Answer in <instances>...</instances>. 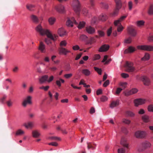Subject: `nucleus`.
Here are the masks:
<instances>
[{
    "instance_id": "obj_1",
    "label": "nucleus",
    "mask_w": 153,
    "mask_h": 153,
    "mask_svg": "<svg viewBox=\"0 0 153 153\" xmlns=\"http://www.w3.org/2000/svg\"><path fill=\"white\" fill-rule=\"evenodd\" d=\"M35 29L36 31L41 35L44 36L46 35L48 38H50L53 41L56 40L58 37L56 35H53L51 34L49 30L43 28L40 24L37 25Z\"/></svg>"
},
{
    "instance_id": "obj_2",
    "label": "nucleus",
    "mask_w": 153,
    "mask_h": 153,
    "mask_svg": "<svg viewBox=\"0 0 153 153\" xmlns=\"http://www.w3.org/2000/svg\"><path fill=\"white\" fill-rule=\"evenodd\" d=\"M74 24L76 25H78L77 27L79 29H81L85 27V22H80L78 24L74 17H72L68 19V20L66 22V25L68 26L72 27Z\"/></svg>"
},
{
    "instance_id": "obj_3",
    "label": "nucleus",
    "mask_w": 153,
    "mask_h": 153,
    "mask_svg": "<svg viewBox=\"0 0 153 153\" xmlns=\"http://www.w3.org/2000/svg\"><path fill=\"white\" fill-rule=\"evenodd\" d=\"M72 6L75 12L77 15H79L80 10V5L79 1L78 0L73 1Z\"/></svg>"
},
{
    "instance_id": "obj_4",
    "label": "nucleus",
    "mask_w": 153,
    "mask_h": 153,
    "mask_svg": "<svg viewBox=\"0 0 153 153\" xmlns=\"http://www.w3.org/2000/svg\"><path fill=\"white\" fill-rule=\"evenodd\" d=\"M133 63L129 62H126L125 66V70L128 72H133L135 70V68L133 66Z\"/></svg>"
},
{
    "instance_id": "obj_5",
    "label": "nucleus",
    "mask_w": 153,
    "mask_h": 153,
    "mask_svg": "<svg viewBox=\"0 0 153 153\" xmlns=\"http://www.w3.org/2000/svg\"><path fill=\"white\" fill-rule=\"evenodd\" d=\"M116 4V8L113 13V16H115L118 13L119 9L122 7V2L120 0H114Z\"/></svg>"
},
{
    "instance_id": "obj_6",
    "label": "nucleus",
    "mask_w": 153,
    "mask_h": 153,
    "mask_svg": "<svg viewBox=\"0 0 153 153\" xmlns=\"http://www.w3.org/2000/svg\"><path fill=\"white\" fill-rule=\"evenodd\" d=\"M137 79L142 81L145 85H148L149 84L150 80L146 76H137Z\"/></svg>"
},
{
    "instance_id": "obj_7",
    "label": "nucleus",
    "mask_w": 153,
    "mask_h": 153,
    "mask_svg": "<svg viewBox=\"0 0 153 153\" xmlns=\"http://www.w3.org/2000/svg\"><path fill=\"white\" fill-rule=\"evenodd\" d=\"M136 137L138 138H143L145 137L147 135V133L145 131H137L135 133Z\"/></svg>"
},
{
    "instance_id": "obj_8",
    "label": "nucleus",
    "mask_w": 153,
    "mask_h": 153,
    "mask_svg": "<svg viewBox=\"0 0 153 153\" xmlns=\"http://www.w3.org/2000/svg\"><path fill=\"white\" fill-rule=\"evenodd\" d=\"M151 144V143L147 141H146L142 143V149L139 148L138 151L139 152H141L145 149L150 147Z\"/></svg>"
},
{
    "instance_id": "obj_9",
    "label": "nucleus",
    "mask_w": 153,
    "mask_h": 153,
    "mask_svg": "<svg viewBox=\"0 0 153 153\" xmlns=\"http://www.w3.org/2000/svg\"><path fill=\"white\" fill-rule=\"evenodd\" d=\"M138 49L146 51H153V46L148 45H143L138 46Z\"/></svg>"
},
{
    "instance_id": "obj_10",
    "label": "nucleus",
    "mask_w": 153,
    "mask_h": 153,
    "mask_svg": "<svg viewBox=\"0 0 153 153\" xmlns=\"http://www.w3.org/2000/svg\"><path fill=\"white\" fill-rule=\"evenodd\" d=\"M85 30L86 32L90 34H94L96 32L95 28L91 26H87L85 27Z\"/></svg>"
},
{
    "instance_id": "obj_11",
    "label": "nucleus",
    "mask_w": 153,
    "mask_h": 153,
    "mask_svg": "<svg viewBox=\"0 0 153 153\" xmlns=\"http://www.w3.org/2000/svg\"><path fill=\"white\" fill-rule=\"evenodd\" d=\"M55 8L58 12L60 13H64L65 11L64 6L61 4L56 6Z\"/></svg>"
},
{
    "instance_id": "obj_12",
    "label": "nucleus",
    "mask_w": 153,
    "mask_h": 153,
    "mask_svg": "<svg viewBox=\"0 0 153 153\" xmlns=\"http://www.w3.org/2000/svg\"><path fill=\"white\" fill-rule=\"evenodd\" d=\"M146 102V100L144 99H139L135 100L134 103L135 105L137 106L139 105L144 104Z\"/></svg>"
},
{
    "instance_id": "obj_13",
    "label": "nucleus",
    "mask_w": 153,
    "mask_h": 153,
    "mask_svg": "<svg viewBox=\"0 0 153 153\" xmlns=\"http://www.w3.org/2000/svg\"><path fill=\"white\" fill-rule=\"evenodd\" d=\"M32 97L30 96H27L25 100H24L22 102V105L24 107H26L27 104H30L31 103Z\"/></svg>"
},
{
    "instance_id": "obj_14",
    "label": "nucleus",
    "mask_w": 153,
    "mask_h": 153,
    "mask_svg": "<svg viewBox=\"0 0 153 153\" xmlns=\"http://www.w3.org/2000/svg\"><path fill=\"white\" fill-rule=\"evenodd\" d=\"M127 30L128 33L131 36H136L137 34L136 31L132 26L128 27Z\"/></svg>"
},
{
    "instance_id": "obj_15",
    "label": "nucleus",
    "mask_w": 153,
    "mask_h": 153,
    "mask_svg": "<svg viewBox=\"0 0 153 153\" xmlns=\"http://www.w3.org/2000/svg\"><path fill=\"white\" fill-rule=\"evenodd\" d=\"M38 49L42 53L46 52L45 45L42 41H40Z\"/></svg>"
},
{
    "instance_id": "obj_16",
    "label": "nucleus",
    "mask_w": 153,
    "mask_h": 153,
    "mask_svg": "<svg viewBox=\"0 0 153 153\" xmlns=\"http://www.w3.org/2000/svg\"><path fill=\"white\" fill-rule=\"evenodd\" d=\"M137 91L138 90L137 89L134 88L129 91L125 92V96H128L130 95L136 93Z\"/></svg>"
},
{
    "instance_id": "obj_17",
    "label": "nucleus",
    "mask_w": 153,
    "mask_h": 153,
    "mask_svg": "<svg viewBox=\"0 0 153 153\" xmlns=\"http://www.w3.org/2000/svg\"><path fill=\"white\" fill-rule=\"evenodd\" d=\"M109 46L108 45H102L99 50V51L100 52L107 51L108 50Z\"/></svg>"
},
{
    "instance_id": "obj_18",
    "label": "nucleus",
    "mask_w": 153,
    "mask_h": 153,
    "mask_svg": "<svg viewBox=\"0 0 153 153\" xmlns=\"http://www.w3.org/2000/svg\"><path fill=\"white\" fill-rule=\"evenodd\" d=\"M59 52L60 54H63L65 55H66L68 53L70 52V51L62 47L59 48Z\"/></svg>"
},
{
    "instance_id": "obj_19",
    "label": "nucleus",
    "mask_w": 153,
    "mask_h": 153,
    "mask_svg": "<svg viewBox=\"0 0 153 153\" xmlns=\"http://www.w3.org/2000/svg\"><path fill=\"white\" fill-rule=\"evenodd\" d=\"M127 17L126 15L122 16L118 20L115 21L114 22L115 26L119 24L120 25V22L124 20Z\"/></svg>"
},
{
    "instance_id": "obj_20",
    "label": "nucleus",
    "mask_w": 153,
    "mask_h": 153,
    "mask_svg": "<svg viewBox=\"0 0 153 153\" xmlns=\"http://www.w3.org/2000/svg\"><path fill=\"white\" fill-rule=\"evenodd\" d=\"M136 50L135 48L132 47L130 46L128 48L126 49L124 51L125 54L131 53L134 51Z\"/></svg>"
},
{
    "instance_id": "obj_21",
    "label": "nucleus",
    "mask_w": 153,
    "mask_h": 153,
    "mask_svg": "<svg viewBox=\"0 0 153 153\" xmlns=\"http://www.w3.org/2000/svg\"><path fill=\"white\" fill-rule=\"evenodd\" d=\"M48 78V76L45 75L42 76L39 79V81L40 83H43L45 82H47V79Z\"/></svg>"
},
{
    "instance_id": "obj_22",
    "label": "nucleus",
    "mask_w": 153,
    "mask_h": 153,
    "mask_svg": "<svg viewBox=\"0 0 153 153\" xmlns=\"http://www.w3.org/2000/svg\"><path fill=\"white\" fill-rule=\"evenodd\" d=\"M58 33L61 37L65 35L66 34V31L62 28H60L58 30Z\"/></svg>"
},
{
    "instance_id": "obj_23",
    "label": "nucleus",
    "mask_w": 153,
    "mask_h": 153,
    "mask_svg": "<svg viewBox=\"0 0 153 153\" xmlns=\"http://www.w3.org/2000/svg\"><path fill=\"white\" fill-rule=\"evenodd\" d=\"M31 19L33 22L36 24H38L39 22V19L36 16L32 15L30 16Z\"/></svg>"
},
{
    "instance_id": "obj_24",
    "label": "nucleus",
    "mask_w": 153,
    "mask_h": 153,
    "mask_svg": "<svg viewBox=\"0 0 153 153\" xmlns=\"http://www.w3.org/2000/svg\"><path fill=\"white\" fill-rule=\"evenodd\" d=\"M119 105V101L118 100H117L116 101H112L110 105V107L113 108L114 107H116L118 105Z\"/></svg>"
},
{
    "instance_id": "obj_25",
    "label": "nucleus",
    "mask_w": 153,
    "mask_h": 153,
    "mask_svg": "<svg viewBox=\"0 0 153 153\" xmlns=\"http://www.w3.org/2000/svg\"><path fill=\"white\" fill-rule=\"evenodd\" d=\"M120 143L123 146L128 148V144L126 142V140L124 138H122Z\"/></svg>"
},
{
    "instance_id": "obj_26",
    "label": "nucleus",
    "mask_w": 153,
    "mask_h": 153,
    "mask_svg": "<svg viewBox=\"0 0 153 153\" xmlns=\"http://www.w3.org/2000/svg\"><path fill=\"white\" fill-rule=\"evenodd\" d=\"M24 126L27 128H31L33 126V123L32 122H29L24 124Z\"/></svg>"
},
{
    "instance_id": "obj_27",
    "label": "nucleus",
    "mask_w": 153,
    "mask_h": 153,
    "mask_svg": "<svg viewBox=\"0 0 153 153\" xmlns=\"http://www.w3.org/2000/svg\"><path fill=\"white\" fill-rule=\"evenodd\" d=\"M56 20V19L55 18L51 17L48 19V21L50 25H52L54 23Z\"/></svg>"
},
{
    "instance_id": "obj_28",
    "label": "nucleus",
    "mask_w": 153,
    "mask_h": 153,
    "mask_svg": "<svg viewBox=\"0 0 153 153\" xmlns=\"http://www.w3.org/2000/svg\"><path fill=\"white\" fill-rule=\"evenodd\" d=\"M82 73L86 76H88L91 74V72L87 69H84L82 70Z\"/></svg>"
},
{
    "instance_id": "obj_29",
    "label": "nucleus",
    "mask_w": 153,
    "mask_h": 153,
    "mask_svg": "<svg viewBox=\"0 0 153 153\" xmlns=\"http://www.w3.org/2000/svg\"><path fill=\"white\" fill-rule=\"evenodd\" d=\"M147 12L149 15H153V4H151L150 5Z\"/></svg>"
},
{
    "instance_id": "obj_30",
    "label": "nucleus",
    "mask_w": 153,
    "mask_h": 153,
    "mask_svg": "<svg viewBox=\"0 0 153 153\" xmlns=\"http://www.w3.org/2000/svg\"><path fill=\"white\" fill-rule=\"evenodd\" d=\"M150 56L149 54L146 53L144 56L141 58V60L143 61H146L148 60L150 58Z\"/></svg>"
},
{
    "instance_id": "obj_31",
    "label": "nucleus",
    "mask_w": 153,
    "mask_h": 153,
    "mask_svg": "<svg viewBox=\"0 0 153 153\" xmlns=\"http://www.w3.org/2000/svg\"><path fill=\"white\" fill-rule=\"evenodd\" d=\"M35 7V5L32 4H27L26 5L27 8L30 11H33V8Z\"/></svg>"
},
{
    "instance_id": "obj_32",
    "label": "nucleus",
    "mask_w": 153,
    "mask_h": 153,
    "mask_svg": "<svg viewBox=\"0 0 153 153\" xmlns=\"http://www.w3.org/2000/svg\"><path fill=\"white\" fill-rule=\"evenodd\" d=\"M65 81L61 78H60L59 80H57L56 81V84L58 87H60L61 86V82L64 83Z\"/></svg>"
},
{
    "instance_id": "obj_33",
    "label": "nucleus",
    "mask_w": 153,
    "mask_h": 153,
    "mask_svg": "<svg viewBox=\"0 0 153 153\" xmlns=\"http://www.w3.org/2000/svg\"><path fill=\"white\" fill-rule=\"evenodd\" d=\"M48 139H50L51 140H59L60 141L61 140V139L59 137H58L55 136H52L49 137L48 138Z\"/></svg>"
},
{
    "instance_id": "obj_34",
    "label": "nucleus",
    "mask_w": 153,
    "mask_h": 153,
    "mask_svg": "<svg viewBox=\"0 0 153 153\" xmlns=\"http://www.w3.org/2000/svg\"><path fill=\"white\" fill-rule=\"evenodd\" d=\"M107 18V16L105 14L100 15L99 17V19L102 21L106 20Z\"/></svg>"
},
{
    "instance_id": "obj_35",
    "label": "nucleus",
    "mask_w": 153,
    "mask_h": 153,
    "mask_svg": "<svg viewBox=\"0 0 153 153\" xmlns=\"http://www.w3.org/2000/svg\"><path fill=\"white\" fill-rule=\"evenodd\" d=\"M32 134L33 137H38L40 135L39 133L37 131H33Z\"/></svg>"
},
{
    "instance_id": "obj_36",
    "label": "nucleus",
    "mask_w": 153,
    "mask_h": 153,
    "mask_svg": "<svg viewBox=\"0 0 153 153\" xmlns=\"http://www.w3.org/2000/svg\"><path fill=\"white\" fill-rule=\"evenodd\" d=\"M143 121L146 123H147L149 121V117L146 115H144L142 117Z\"/></svg>"
},
{
    "instance_id": "obj_37",
    "label": "nucleus",
    "mask_w": 153,
    "mask_h": 153,
    "mask_svg": "<svg viewBox=\"0 0 153 153\" xmlns=\"http://www.w3.org/2000/svg\"><path fill=\"white\" fill-rule=\"evenodd\" d=\"M100 6L101 7L104 9H108V5L106 3L102 2L100 4Z\"/></svg>"
},
{
    "instance_id": "obj_38",
    "label": "nucleus",
    "mask_w": 153,
    "mask_h": 153,
    "mask_svg": "<svg viewBox=\"0 0 153 153\" xmlns=\"http://www.w3.org/2000/svg\"><path fill=\"white\" fill-rule=\"evenodd\" d=\"M24 133L25 132L23 131L21 129H19L16 131V135H22L24 134Z\"/></svg>"
},
{
    "instance_id": "obj_39",
    "label": "nucleus",
    "mask_w": 153,
    "mask_h": 153,
    "mask_svg": "<svg viewBox=\"0 0 153 153\" xmlns=\"http://www.w3.org/2000/svg\"><path fill=\"white\" fill-rule=\"evenodd\" d=\"M97 33L99 36V37H101L104 36L105 35V33L102 31L99 30L97 31Z\"/></svg>"
},
{
    "instance_id": "obj_40",
    "label": "nucleus",
    "mask_w": 153,
    "mask_h": 153,
    "mask_svg": "<svg viewBox=\"0 0 153 153\" xmlns=\"http://www.w3.org/2000/svg\"><path fill=\"white\" fill-rule=\"evenodd\" d=\"M88 13V10L86 8H84L82 10V13L85 16H87Z\"/></svg>"
},
{
    "instance_id": "obj_41",
    "label": "nucleus",
    "mask_w": 153,
    "mask_h": 153,
    "mask_svg": "<svg viewBox=\"0 0 153 153\" xmlns=\"http://www.w3.org/2000/svg\"><path fill=\"white\" fill-rule=\"evenodd\" d=\"M54 77L53 75L48 76V78L47 79V82L49 83L52 82L54 79Z\"/></svg>"
},
{
    "instance_id": "obj_42",
    "label": "nucleus",
    "mask_w": 153,
    "mask_h": 153,
    "mask_svg": "<svg viewBox=\"0 0 153 153\" xmlns=\"http://www.w3.org/2000/svg\"><path fill=\"white\" fill-rule=\"evenodd\" d=\"M116 26H118L117 28V31L118 32H121L123 28V27L122 26V25L120 24H119L118 25H116Z\"/></svg>"
},
{
    "instance_id": "obj_43",
    "label": "nucleus",
    "mask_w": 153,
    "mask_h": 153,
    "mask_svg": "<svg viewBox=\"0 0 153 153\" xmlns=\"http://www.w3.org/2000/svg\"><path fill=\"white\" fill-rule=\"evenodd\" d=\"M145 22L143 21H139L137 22V25L138 27H141L144 25Z\"/></svg>"
},
{
    "instance_id": "obj_44",
    "label": "nucleus",
    "mask_w": 153,
    "mask_h": 153,
    "mask_svg": "<svg viewBox=\"0 0 153 153\" xmlns=\"http://www.w3.org/2000/svg\"><path fill=\"white\" fill-rule=\"evenodd\" d=\"M89 2L91 5L90 8L92 9L95 6L94 0H89Z\"/></svg>"
},
{
    "instance_id": "obj_45",
    "label": "nucleus",
    "mask_w": 153,
    "mask_h": 153,
    "mask_svg": "<svg viewBox=\"0 0 153 153\" xmlns=\"http://www.w3.org/2000/svg\"><path fill=\"white\" fill-rule=\"evenodd\" d=\"M112 32V27H111L109 29L107 30V36H110L111 33Z\"/></svg>"
},
{
    "instance_id": "obj_46",
    "label": "nucleus",
    "mask_w": 153,
    "mask_h": 153,
    "mask_svg": "<svg viewBox=\"0 0 153 153\" xmlns=\"http://www.w3.org/2000/svg\"><path fill=\"white\" fill-rule=\"evenodd\" d=\"M88 148L89 149H95V147L94 146L92 145V143H88Z\"/></svg>"
},
{
    "instance_id": "obj_47",
    "label": "nucleus",
    "mask_w": 153,
    "mask_h": 153,
    "mask_svg": "<svg viewBox=\"0 0 153 153\" xmlns=\"http://www.w3.org/2000/svg\"><path fill=\"white\" fill-rule=\"evenodd\" d=\"M126 114L128 116L130 117H133L134 115V113L129 111H126Z\"/></svg>"
},
{
    "instance_id": "obj_48",
    "label": "nucleus",
    "mask_w": 153,
    "mask_h": 153,
    "mask_svg": "<svg viewBox=\"0 0 153 153\" xmlns=\"http://www.w3.org/2000/svg\"><path fill=\"white\" fill-rule=\"evenodd\" d=\"M101 101L104 102L108 100V98L105 96H103L100 98Z\"/></svg>"
},
{
    "instance_id": "obj_49",
    "label": "nucleus",
    "mask_w": 153,
    "mask_h": 153,
    "mask_svg": "<svg viewBox=\"0 0 153 153\" xmlns=\"http://www.w3.org/2000/svg\"><path fill=\"white\" fill-rule=\"evenodd\" d=\"M67 45V43L65 41H62L60 43V46L61 47L62 46H65Z\"/></svg>"
},
{
    "instance_id": "obj_50",
    "label": "nucleus",
    "mask_w": 153,
    "mask_h": 153,
    "mask_svg": "<svg viewBox=\"0 0 153 153\" xmlns=\"http://www.w3.org/2000/svg\"><path fill=\"white\" fill-rule=\"evenodd\" d=\"M148 110L149 111L153 112V105H150L148 106Z\"/></svg>"
},
{
    "instance_id": "obj_51",
    "label": "nucleus",
    "mask_w": 153,
    "mask_h": 153,
    "mask_svg": "<svg viewBox=\"0 0 153 153\" xmlns=\"http://www.w3.org/2000/svg\"><path fill=\"white\" fill-rule=\"evenodd\" d=\"M94 68L95 70L100 75L101 74V70L100 69H99L98 68L96 67H94Z\"/></svg>"
},
{
    "instance_id": "obj_52",
    "label": "nucleus",
    "mask_w": 153,
    "mask_h": 153,
    "mask_svg": "<svg viewBox=\"0 0 153 153\" xmlns=\"http://www.w3.org/2000/svg\"><path fill=\"white\" fill-rule=\"evenodd\" d=\"M100 58V56L99 54H95L93 58V60H96L99 59Z\"/></svg>"
},
{
    "instance_id": "obj_53",
    "label": "nucleus",
    "mask_w": 153,
    "mask_h": 153,
    "mask_svg": "<svg viewBox=\"0 0 153 153\" xmlns=\"http://www.w3.org/2000/svg\"><path fill=\"white\" fill-rule=\"evenodd\" d=\"M118 153H125V149L124 148H120L118 149Z\"/></svg>"
},
{
    "instance_id": "obj_54",
    "label": "nucleus",
    "mask_w": 153,
    "mask_h": 153,
    "mask_svg": "<svg viewBox=\"0 0 153 153\" xmlns=\"http://www.w3.org/2000/svg\"><path fill=\"white\" fill-rule=\"evenodd\" d=\"M46 38L45 39V42L48 45H49L50 44H52V42L51 41V40L49 39V38Z\"/></svg>"
},
{
    "instance_id": "obj_55",
    "label": "nucleus",
    "mask_w": 153,
    "mask_h": 153,
    "mask_svg": "<svg viewBox=\"0 0 153 153\" xmlns=\"http://www.w3.org/2000/svg\"><path fill=\"white\" fill-rule=\"evenodd\" d=\"M6 103L8 107H10L12 105L13 102L11 100H10L6 102Z\"/></svg>"
},
{
    "instance_id": "obj_56",
    "label": "nucleus",
    "mask_w": 153,
    "mask_h": 153,
    "mask_svg": "<svg viewBox=\"0 0 153 153\" xmlns=\"http://www.w3.org/2000/svg\"><path fill=\"white\" fill-rule=\"evenodd\" d=\"M87 38V37L85 35H82L80 37V39L81 40H84L86 39Z\"/></svg>"
},
{
    "instance_id": "obj_57",
    "label": "nucleus",
    "mask_w": 153,
    "mask_h": 153,
    "mask_svg": "<svg viewBox=\"0 0 153 153\" xmlns=\"http://www.w3.org/2000/svg\"><path fill=\"white\" fill-rule=\"evenodd\" d=\"M72 76V74H65L64 75V77L66 79H68L71 77Z\"/></svg>"
},
{
    "instance_id": "obj_58",
    "label": "nucleus",
    "mask_w": 153,
    "mask_h": 153,
    "mask_svg": "<svg viewBox=\"0 0 153 153\" xmlns=\"http://www.w3.org/2000/svg\"><path fill=\"white\" fill-rule=\"evenodd\" d=\"M97 21V18L95 17H94L92 19L91 22V23L94 24L96 23V21Z\"/></svg>"
},
{
    "instance_id": "obj_59",
    "label": "nucleus",
    "mask_w": 153,
    "mask_h": 153,
    "mask_svg": "<svg viewBox=\"0 0 153 153\" xmlns=\"http://www.w3.org/2000/svg\"><path fill=\"white\" fill-rule=\"evenodd\" d=\"M131 42V37L128 38V39L125 40V42L126 43H130Z\"/></svg>"
},
{
    "instance_id": "obj_60",
    "label": "nucleus",
    "mask_w": 153,
    "mask_h": 153,
    "mask_svg": "<svg viewBox=\"0 0 153 153\" xmlns=\"http://www.w3.org/2000/svg\"><path fill=\"white\" fill-rule=\"evenodd\" d=\"M48 145H52V146H57L58 145V143L56 142H53L50 143H48Z\"/></svg>"
},
{
    "instance_id": "obj_61",
    "label": "nucleus",
    "mask_w": 153,
    "mask_h": 153,
    "mask_svg": "<svg viewBox=\"0 0 153 153\" xmlns=\"http://www.w3.org/2000/svg\"><path fill=\"white\" fill-rule=\"evenodd\" d=\"M72 48L73 50L74 51H76L79 49V47L78 45H76L72 47Z\"/></svg>"
},
{
    "instance_id": "obj_62",
    "label": "nucleus",
    "mask_w": 153,
    "mask_h": 153,
    "mask_svg": "<svg viewBox=\"0 0 153 153\" xmlns=\"http://www.w3.org/2000/svg\"><path fill=\"white\" fill-rule=\"evenodd\" d=\"M123 122L126 124H128L130 123L131 121L128 120L124 119L123 120Z\"/></svg>"
},
{
    "instance_id": "obj_63",
    "label": "nucleus",
    "mask_w": 153,
    "mask_h": 153,
    "mask_svg": "<svg viewBox=\"0 0 153 153\" xmlns=\"http://www.w3.org/2000/svg\"><path fill=\"white\" fill-rule=\"evenodd\" d=\"M109 81L108 80H107L103 84V86L104 87H106L109 84Z\"/></svg>"
},
{
    "instance_id": "obj_64",
    "label": "nucleus",
    "mask_w": 153,
    "mask_h": 153,
    "mask_svg": "<svg viewBox=\"0 0 153 153\" xmlns=\"http://www.w3.org/2000/svg\"><path fill=\"white\" fill-rule=\"evenodd\" d=\"M121 75L123 78H126L129 76V75L128 74L124 73L121 74Z\"/></svg>"
}]
</instances>
